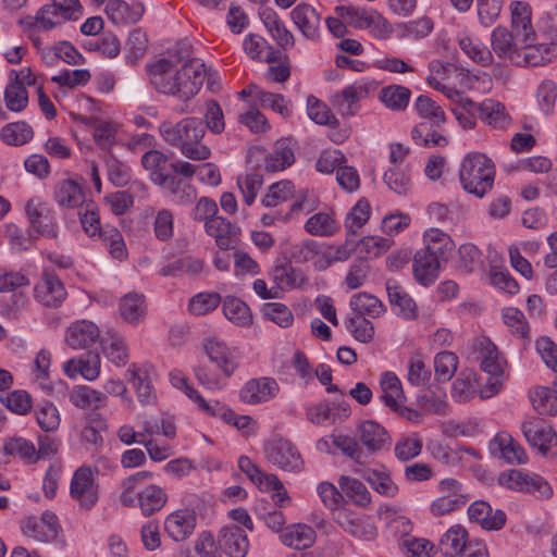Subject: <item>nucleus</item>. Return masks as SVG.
<instances>
[{"instance_id": "nucleus-1", "label": "nucleus", "mask_w": 557, "mask_h": 557, "mask_svg": "<svg viewBox=\"0 0 557 557\" xmlns=\"http://www.w3.org/2000/svg\"><path fill=\"white\" fill-rule=\"evenodd\" d=\"M175 61L161 58L149 64L150 82L157 91L187 102L200 90L207 75L205 63L200 59L186 61L173 71Z\"/></svg>"}, {"instance_id": "nucleus-2", "label": "nucleus", "mask_w": 557, "mask_h": 557, "mask_svg": "<svg viewBox=\"0 0 557 557\" xmlns=\"http://www.w3.org/2000/svg\"><path fill=\"white\" fill-rule=\"evenodd\" d=\"M159 133L168 145L178 149L187 159L203 161L211 156L210 148L201 143L206 126L200 119L184 117L177 123L164 121Z\"/></svg>"}, {"instance_id": "nucleus-3", "label": "nucleus", "mask_w": 557, "mask_h": 557, "mask_svg": "<svg viewBox=\"0 0 557 557\" xmlns=\"http://www.w3.org/2000/svg\"><path fill=\"white\" fill-rule=\"evenodd\" d=\"M495 178L493 161L482 152H469L461 161L459 180L462 188L479 198L492 189Z\"/></svg>"}, {"instance_id": "nucleus-4", "label": "nucleus", "mask_w": 557, "mask_h": 557, "mask_svg": "<svg viewBox=\"0 0 557 557\" xmlns=\"http://www.w3.org/2000/svg\"><path fill=\"white\" fill-rule=\"evenodd\" d=\"M82 15L83 7L79 0H51L37 11L29 25L47 32L66 21H76Z\"/></svg>"}, {"instance_id": "nucleus-5", "label": "nucleus", "mask_w": 557, "mask_h": 557, "mask_svg": "<svg viewBox=\"0 0 557 557\" xmlns=\"http://www.w3.org/2000/svg\"><path fill=\"white\" fill-rule=\"evenodd\" d=\"M336 14L346 23L358 29H367L377 38H386L392 33L387 20L373 9H362L354 5H339L335 8Z\"/></svg>"}, {"instance_id": "nucleus-6", "label": "nucleus", "mask_w": 557, "mask_h": 557, "mask_svg": "<svg viewBox=\"0 0 557 557\" xmlns=\"http://www.w3.org/2000/svg\"><path fill=\"white\" fill-rule=\"evenodd\" d=\"M294 161V151L286 139L277 140L271 151H267L262 147H252L247 154V162L251 168H263L269 173L283 171Z\"/></svg>"}, {"instance_id": "nucleus-7", "label": "nucleus", "mask_w": 557, "mask_h": 557, "mask_svg": "<svg viewBox=\"0 0 557 557\" xmlns=\"http://www.w3.org/2000/svg\"><path fill=\"white\" fill-rule=\"evenodd\" d=\"M265 459L288 472H300L304 460L296 446L287 438L273 436L263 444Z\"/></svg>"}, {"instance_id": "nucleus-8", "label": "nucleus", "mask_w": 557, "mask_h": 557, "mask_svg": "<svg viewBox=\"0 0 557 557\" xmlns=\"http://www.w3.org/2000/svg\"><path fill=\"white\" fill-rule=\"evenodd\" d=\"M25 212L30 224V231L37 238L44 236L48 238H57L59 234V224L57 213L47 203L39 198H30L26 206Z\"/></svg>"}, {"instance_id": "nucleus-9", "label": "nucleus", "mask_w": 557, "mask_h": 557, "mask_svg": "<svg viewBox=\"0 0 557 557\" xmlns=\"http://www.w3.org/2000/svg\"><path fill=\"white\" fill-rule=\"evenodd\" d=\"M377 88V84L371 79H361L345 87L341 92L332 97V104L343 116H352L357 113L358 102L368 97Z\"/></svg>"}, {"instance_id": "nucleus-10", "label": "nucleus", "mask_w": 557, "mask_h": 557, "mask_svg": "<svg viewBox=\"0 0 557 557\" xmlns=\"http://www.w3.org/2000/svg\"><path fill=\"white\" fill-rule=\"evenodd\" d=\"M521 430L527 442L542 456L557 455V434L550 425L541 419H532L522 423Z\"/></svg>"}, {"instance_id": "nucleus-11", "label": "nucleus", "mask_w": 557, "mask_h": 557, "mask_svg": "<svg viewBox=\"0 0 557 557\" xmlns=\"http://www.w3.org/2000/svg\"><path fill=\"white\" fill-rule=\"evenodd\" d=\"M70 494L78 502L81 509H91L99 499V485L89 467H79L73 474Z\"/></svg>"}, {"instance_id": "nucleus-12", "label": "nucleus", "mask_w": 557, "mask_h": 557, "mask_svg": "<svg viewBox=\"0 0 557 557\" xmlns=\"http://www.w3.org/2000/svg\"><path fill=\"white\" fill-rule=\"evenodd\" d=\"M22 531L37 542H52L59 535L60 524L53 512L45 511L39 518H27L23 523Z\"/></svg>"}, {"instance_id": "nucleus-13", "label": "nucleus", "mask_w": 557, "mask_h": 557, "mask_svg": "<svg viewBox=\"0 0 557 557\" xmlns=\"http://www.w3.org/2000/svg\"><path fill=\"white\" fill-rule=\"evenodd\" d=\"M35 298L46 307H59L66 297L61 280L52 272L45 271L34 288Z\"/></svg>"}, {"instance_id": "nucleus-14", "label": "nucleus", "mask_w": 557, "mask_h": 557, "mask_svg": "<svg viewBox=\"0 0 557 557\" xmlns=\"http://www.w3.org/2000/svg\"><path fill=\"white\" fill-rule=\"evenodd\" d=\"M278 389V384L274 379H251L242 387L239 398L246 404L257 405L272 399Z\"/></svg>"}, {"instance_id": "nucleus-15", "label": "nucleus", "mask_w": 557, "mask_h": 557, "mask_svg": "<svg viewBox=\"0 0 557 557\" xmlns=\"http://www.w3.org/2000/svg\"><path fill=\"white\" fill-rule=\"evenodd\" d=\"M196 515L188 509H180L170 513L164 520L166 534L175 542L187 540L196 528Z\"/></svg>"}, {"instance_id": "nucleus-16", "label": "nucleus", "mask_w": 557, "mask_h": 557, "mask_svg": "<svg viewBox=\"0 0 557 557\" xmlns=\"http://www.w3.org/2000/svg\"><path fill=\"white\" fill-rule=\"evenodd\" d=\"M219 545L228 557H246L249 549L248 536L237 525H225L219 531Z\"/></svg>"}, {"instance_id": "nucleus-17", "label": "nucleus", "mask_w": 557, "mask_h": 557, "mask_svg": "<svg viewBox=\"0 0 557 557\" xmlns=\"http://www.w3.org/2000/svg\"><path fill=\"white\" fill-rule=\"evenodd\" d=\"M144 12V5L138 1L109 0L104 8L108 18L115 25L135 24Z\"/></svg>"}, {"instance_id": "nucleus-18", "label": "nucleus", "mask_w": 557, "mask_h": 557, "mask_svg": "<svg viewBox=\"0 0 557 557\" xmlns=\"http://www.w3.org/2000/svg\"><path fill=\"white\" fill-rule=\"evenodd\" d=\"M359 442L367 451L374 454L391 444V436L387 431L376 421H362L357 428Z\"/></svg>"}, {"instance_id": "nucleus-19", "label": "nucleus", "mask_w": 557, "mask_h": 557, "mask_svg": "<svg viewBox=\"0 0 557 557\" xmlns=\"http://www.w3.org/2000/svg\"><path fill=\"white\" fill-rule=\"evenodd\" d=\"M290 16L307 39L314 41L320 38L321 15L313 7L300 3L292 10Z\"/></svg>"}, {"instance_id": "nucleus-20", "label": "nucleus", "mask_w": 557, "mask_h": 557, "mask_svg": "<svg viewBox=\"0 0 557 557\" xmlns=\"http://www.w3.org/2000/svg\"><path fill=\"white\" fill-rule=\"evenodd\" d=\"M271 277L276 284V288L282 290L305 289L309 286L306 273L289 262L276 263L271 271Z\"/></svg>"}, {"instance_id": "nucleus-21", "label": "nucleus", "mask_w": 557, "mask_h": 557, "mask_svg": "<svg viewBox=\"0 0 557 557\" xmlns=\"http://www.w3.org/2000/svg\"><path fill=\"white\" fill-rule=\"evenodd\" d=\"M203 348L209 359L216 363L226 376H231L234 373L238 366L235 350L230 349L216 338L206 339Z\"/></svg>"}, {"instance_id": "nucleus-22", "label": "nucleus", "mask_w": 557, "mask_h": 557, "mask_svg": "<svg viewBox=\"0 0 557 557\" xmlns=\"http://www.w3.org/2000/svg\"><path fill=\"white\" fill-rule=\"evenodd\" d=\"M334 520L346 532L350 533L357 539L372 541L377 535V529L373 523L360 520L355 513L348 510H337L334 513Z\"/></svg>"}, {"instance_id": "nucleus-23", "label": "nucleus", "mask_w": 557, "mask_h": 557, "mask_svg": "<svg viewBox=\"0 0 557 557\" xmlns=\"http://www.w3.org/2000/svg\"><path fill=\"white\" fill-rule=\"evenodd\" d=\"M491 47L500 59H508L511 63L520 65V49L517 48L513 35L504 26H497L491 34Z\"/></svg>"}, {"instance_id": "nucleus-24", "label": "nucleus", "mask_w": 557, "mask_h": 557, "mask_svg": "<svg viewBox=\"0 0 557 557\" xmlns=\"http://www.w3.org/2000/svg\"><path fill=\"white\" fill-rule=\"evenodd\" d=\"M388 302L398 315L411 320L418 317L417 306L408 293L395 281H386Z\"/></svg>"}, {"instance_id": "nucleus-25", "label": "nucleus", "mask_w": 557, "mask_h": 557, "mask_svg": "<svg viewBox=\"0 0 557 557\" xmlns=\"http://www.w3.org/2000/svg\"><path fill=\"white\" fill-rule=\"evenodd\" d=\"M63 370L70 377L81 374L84 379L94 381L100 374V357L96 352L87 351L77 359L67 360Z\"/></svg>"}, {"instance_id": "nucleus-26", "label": "nucleus", "mask_w": 557, "mask_h": 557, "mask_svg": "<svg viewBox=\"0 0 557 557\" xmlns=\"http://www.w3.org/2000/svg\"><path fill=\"white\" fill-rule=\"evenodd\" d=\"M441 262L436 257L431 256L425 250H418L412 260V270L416 280L429 286L435 282L438 276Z\"/></svg>"}, {"instance_id": "nucleus-27", "label": "nucleus", "mask_w": 557, "mask_h": 557, "mask_svg": "<svg viewBox=\"0 0 557 557\" xmlns=\"http://www.w3.org/2000/svg\"><path fill=\"white\" fill-rule=\"evenodd\" d=\"M100 336L98 326L90 321H78L73 323L66 332V343L74 349L88 348L97 342Z\"/></svg>"}, {"instance_id": "nucleus-28", "label": "nucleus", "mask_w": 557, "mask_h": 557, "mask_svg": "<svg viewBox=\"0 0 557 557\" xmlns=\"http://www.w3.org/2000/svg\"><path fill=\"white\" fill-rule=\"evenodd\" d=\"M491 450L511 465H521L528 459L524 449L507 433H499L495 436L491 444Z\"/></svg>"}, {"instance_id": "nucleus-29", "label": "nucleus", "mask_w": 557, "mask_h": 557, "mask_svg": "<svg viewBox=\"0 0 557 557\" xmlns=\"http://www.w3.org/2000/svg\"><path fill=\"white\" fill-rule=\"evenodd\" d=\"M424 248L428 253L440 261H447L455 248L450 236L438 228H430L423 234Z\"/></svg>"}, {"instance_id": "nucleus-30", "label": "nucleus", "mask_w": 557, "mask_h": 557, "mask_svg": "<svg viewBox=\"0 0 557 557\" xmlns=\"http://www.w3.org/2000/svg\"><path fill=\"white\" fill-rule=\"evenodd\" d=\"M308 419L317 424L335 423L350 414L347 403H321L308 410Z\"/></svg>"}, {"instance_id": "nucleus-31", "label": "nucleus", "mask_w": 557, "mask_h": 557, "mask_svg": "<svg viewBox=\"0 0 557 557\" xmlns=\"http://www.w3.org/2000/svg\"><path fill=\"white\" fill-rule=\"evenodd\" d=\"M491 511V505L484 500H475L468 508V516L471 521L478 522L484 530L498 531L506 523V513L496 509L492 521L486 520V512Z\"/></svg>"}, {"instance_id": "nucleus-32", "label": "nucleus", "mask_w": 557, "mask_h": 557, "mask_svg": "<svg viewBox=\"0 0 557 557\" xmlns=\"http://www.w3.org/2000/svg\"><path fill=\"white\" fill-rule=\"evenodd\" d=\"M171 163L169 158L159 150H149L141 157V164L149 172L150 180L156 185L164 182L172 174Z\"/></svg>"}, {"instance_id": "nucleus-33", "label": "nucleus", "mask_w": 557, "mask_h": 557, "mask_svg": "<svg viewBox=\"0 0 557 557\" xmlns=\"http://www.w3.org/2000/svg\"><path fill=\"white\" fill-rule=\"evenodd\" d=\"M71 403L83 410H96L106 405V394L86 385H77L70 392Z\"/></svg>"}, {"instance_id": "nucleus-34", "label": "nucleus", "mask_w": 557, "mask_h": 557, "mask_svg": "<svg viewBox=\"0 0 557 557\" xmlns=\"http://www.w3.org/2000/svg\"><path fill=\"white\" fill-rule=\"evenodd\" d=\"M479 117L494 128L504 129L509 123V115L505 112V106L493 99H485L478 107Z\"/></svg>"}, {"instance_id": "nucleus-35", "label": "nucleus", "mask_w": 557, "mask_h": 557, "mask_svg": "<svg viewBox=\"0 0 557 557\" xmlns=\"http://www.w3.org/2000/svg\"><path fill=\"white\" fill-rule=\"evenodd\" d=\"M352 315L377 318L386 310L383 302L368 293L355 294L349 301Z\"/></svg>"}, {"instance_id": "nucleus-36", "label": "nucleus", "mask_w": 557, "mask_h": 557, "mask_svg": "<svg viewBox=\"0 0 557 557\" xmlns=\"http://www.w3.org/2000/svg\"><path fill=\"white\" fill-rule=\"evenodd\" d=\"M511 24L516 36H522V41H532L535 35L531 25V12L527 3L516 1L511 5Z\"/></svg>"}, {"instance_id": "nucleus-37", "label": "nucleus", "mask_w": 557, "mask_h": 557, "mask_svg": "<svg viewBox=\"0 0 557 557\" xmlns=\"http://www.w3.org/2000/svg\"><path fill=\"white\" fill-rule=\"evenodd\" d=\"M54 200L66 208H76L84 202L82 186L73 180H63L55 185Z\"/></svg>"}, {"instance_id": "nucleus-38", "label": "nucleus", "mask_w": 557, "mask_h": 557, "mask_svg": "<svg viewBox=\"0 0 557 557\" xmlns=\"http://www.w3.org/2000/svg\"><path fill=\"white\" fill-rule=\"evenodd\" d=\"M281 540L289 547L305 549L313 544L315 532L307 524H294L284 530L281 534Z\"/></svg>"}, {"instance_id": "nucleus-39", "label": "nucleus", "mask_w": 557, "mask_h": 557, "mask_svg": "<svg viewBox=\"0 0 557 557\" xmlns=\"http://www.w3.org/2000/svg\"><path fill=\"white\" fill-rule=\"evenodd\" d=\"M158 186L166 189L171 199L178 205H189L196 198V189L184 180L177 178L174 174H170Z\"/></svg>"}, {"instance_id": "nucleus-40", "label": "nucleus", "mask_w": 557, "mask_h": 557, "mask_svg": "<svg viewBox=\"0 0 557 557\" xmlns=\"http://www.w3.org/2000/svg\"><path fill=\"white\" fill-rule=\"evenodd\" d=\"M120 314L125 322H140L146 314L145 296L139 293L126 294L120 301Z\"/></svg>"}, {"instance_id": "nucleus-41", "label": "nucleus", "mask_w": 557, "mask_h": 557, "mask_svg": "<svg viewBox=\"0 0 557 557\" xmlns=\"http://www.w3.org/2000/svg\"><path fill=\"white\" fill-rule=\"evenodd\" d=\"M168 495L158 485L151 484L138 494V503L144 516L149 517L159 511L165 505Z\"/></svg>"}, {"instance_id": "nucleus-42", "label": "nucleus", "mask_w": 557, "mask_h": 557, "mask_svg": "<svg viewBox=\"0 0 557 557\" xmlns=\"http://www.w3.org/2000/svg\"><path fill=\"white\" fill-rule=\"evenodd\" d=\"M101 348L104 357L116 367L127 363L129 357L127 347L120 334L113 333L102 338Z\"/></svg>"}, {"instance_id": "nucleus-43", "label": "nucleus", "mask_w": 557, "mask_h": 557, "mask_svg": "<svg viewBox=\"0 0 557 557\" xmlns=\"http://www.w3.org/2000/svg\"><path fill=\"white\" fill-rule=\"evenodd\" d=\"M225 318L239 326H248L252 323V314L249 307L235 296H226L222 304Z\"/></svg>"}, {"instance_id": "nucleus-44", "label": "nucleus", "mask_w": 557, "mask_h": 557, "mask_svg": "<svg viewBox=\"0 0 557 557\" xmlns=\"http://www.w3.org/2000/svg\"><path fill=\"white\" fill-rule=\"evenodd\" d=\"M359 472L375 492L387 497H394L398 493V486L388 472L375 469H366Z\"/></svg>"}, {"instance_id": "nucleus-45", "label": "nucleus", "mask_w": 557, "mask_h": 557, "mask_svg": "<svg viewBox=\"0 0 557 557\" xmlns=\"http://www.w3.org/2000/svg\"><path fill=\"white\" fill-rule=\"evenodd\" d=\"M243 47L245 52L253 60L267 63H273L276 60L274 49L259 35H247L244 39Z\"/></svg>"}, {"instance_id": "nucleus-46", "label": "nucleus", "mask_w": 557, "mask_h": 557, "mask_svg": "<svg viewBox=\"0 0 557 557\" xmlns=\"http://www.w3.org/2000/svg\"><path fill=\"white\" fill-rule=\"evenodd\" d=\"M238 468L255 483L260 490L263 485L275 486L282 488V482L275 474H264L257 465L247 456H240L238 458Z\"/></svg>"}, {"instance_id": "nucleus-47", "label": "nucleus", "mask_w": 557, "mask_h": 557, "mask_svg": "<svg viewBox=\"0 0 557 557\" xmlns=\"http://www.w3.org/2000/svg\"><path fill=\"white\" fill-rule=\"evenodd\" d=\"M411 91L401 85H389L380 91V100L392 111H404L409 103Z\"/></svg>"}, {"instance_id": "nucleus-48", "label": "nucleus", "mask_w": 557, "mask_h": 557, "mask_svg": "<svg viewBox=\"0 0 557 557\" xmlns=\"http://www.w3.org/2000/svg\"><path fill=\"white\" fill-rule=\"evenodd\" d=\"M468 532L462 527L450 528L441 539L440 546L445 556L455 557L463 553L467 543Z\"/></svg>"}, {"instance_id": "nucleus-49", "label": "nucleus", "mask_w": 557, "mask_h": 557, "mask_svg": "<svg viewBox=\"0 0 557 557\" xmlns=\"http://www.w3.org/2000/svg\"><path fill=\"white\" fill-rule=\"evenodd\" d=\"M343 493L351 502L360 507H367L371 504V494L367 486L358 479L343 475L338 480Z\"/></svg>"}, {"instance_id": "nucleus-50", "label": "nucleus", "mask_w": 557, "mask_h": 557, "mask_svg": "<svg viewBox=\"0 0 557 557\" xmlns=\"http://www.w3.org/2000/svg\"><path fill=\"white\" fill-rule=\"evenodd\" d=\"M33 136V127L24 121L8 123L0 132L1 139L11 146L25 145Z\"/></svg>"}, {"instance_id": "nucleus-51", "label": "nucleus", "mask_w": 557, "mask_h": 557, "mask_svg": "<svg viewBox=\"0 0 557 557\" xmlns=\"http://www.w3.org/2000/svg\"><path fill=\"white\" fill-rule=\"evenodd\" d=\"M249 92L255 95V99L259 101L262 108H270L284 117L290 115L288 103L283 95L264 91L257 85H249Z\"/></svg>"}, {"instance_id": "nucleus-52", "label": "nucleus", "mask_w": 557, "mask_h": 557, "mask_svg": "<svg viewBox=\"0 0 557 557\" xmlns=\"http://www.w3.org/2000/svg\"><path fill=\"white\" fill-rule=\"evenodd\" d=\"M127 373L129 374V381H132L133 386L136 389L138 400L143 405L152 404L156 399V395L152 392V386L148 380L147 371L140 368H137L136 364H132Z\"/></svg>"}, {"instance_id": "nucleus-53", "label": "nucleus", "mask_w": 557, "mask_h": 557, "mask_svg": "<svg viewBox=\"0 0 557 557\" xmlns=\"http://www.w3.org/2000/svg\"><path fill=\"white\" fill-rule=\"evenodd\" d=\"M533 408L540 414H557V391L540 386L530 395Z\"/></svg>"}, {"instance_id": "nucleus-54", "label": "nucleus", "mask_w": 557, "mask_h": 557, "mask_svg": "<svg viewBox=\"0 0 557 557\" xmlns=\"http://www.w3.org/2000/svg\"><path fill=\"white\" fill-rule=\"evenodd\" d=\"M414 109L422 119L430 122L431 126H441L446 121L442 107L428 96H419L414 102Z\"/></svg>"}, {"instance_id": "nucleus-55", "label": "nucleus", "mask_w": 557, "mask_h": 557, "mask_svg": "<svg viewBox=\"0 0 557 557\" xmlns=\"http://www.w3.org/2000/svg\"><path fill=\"white\" fill-rule=\"evenodd\" d=\"M460 49L475 63L482 66H488L493 63V54L491 50L471 37H462L459 39Z\"/></svg>"}, {"instance_id": "nucleus-56", "label": "nucleus", "mask_w": 557, "mask_h": 557, "mask_svg": "<svg viewBox=\"0 0 557 557\" xmlns=\"http://www.w3.org/2000/svg\"><path fill=\"white\" fill-rule=\"evenodd\" d=\"M371 207L366 199H359L345 219L348 235H355L369 220Z\"/></svg>"}, {"instance_id": "nucleus-57", "label": "nucleus", "mask_w": 557, "mask_h": 557, "mask_svg": "<svg viewBox=\"0 0 557 557\" xmlns=\"http://www.w3.org/2000/svg\"><path fill=\"white\" fill-rule=\"evenodd\" d=\"M307 113L310 120L320 125L337 126L338 121L330 108L314 96L307 98Z\"/></svg>"}, {"instance_id": "nucleus-58", "label": "nucleus", "mask_w": 557, "mask_h": 557, "mask_svg": "<svg viewBox=\"0 0 557 557\" xmlns=\"http://www.w3.org/2000/svg\"><path fill=\"white\" fill-rule=\"evenodd\" d=\"M432 127L426 122L419 123L411 131L412 140L417 145L424 147L446 146L448 143L447 138L436 131H432Z\"/></svg>"}, {"instance_id": "nucleus-59", "label": "nucleus", "mask_w": 557, "mask_h": 557, "mask_svg": "<svg viewBox=\"0 0 557 557\" xmlns=\"http://www.w3.org/2000/svg\"><path fill=\"white\" fill-rule=\"evenodd\" d=\"M337 228L335 220L323 212L313 214L305 224L306 232L314 236H331L336 233Z\"/></svg>"}, {"instance_id": "nucleus-60", "label": "nucleus", "mask_w": 557, "mask_h": 557, "mask_svg": "<svg viewBox=\"0 0 557 557\" xmlns=\"http://www.w3.org/2000/svg\"><path fill=\"white\" fill-rule=\"evenodd\" d=\"M333 445L338 448L345 456L355 462L362 465L366 462L367 455L355 437L337 434L332 435Z\"/></svg>"}, {"instance_id": "nucleus-61", "label": "nucleus", "mask_w": 557, "mask_h": 557, "mask_svg": "<svg viewBox=\"0 0 557 557\" xmlns=\"http://www.w3.org/2000/svg\"><path fill=\"white\" fill-rule=\"evenodd\" d=\"M458 367V357L451 351H441L434 358L435 377L438 381H449Z\"/></svg>"}, {"instance_id": "nucleus-62", "label": "nucleus", "mask_w": 557, "mask_h": 557, "mask_svg": "<svg viewBox=\"0 0 557 557\" xmlns=\"http://www.w3.org/2000/svg\"><path fill=\"white\" fill-rule=\"evenodd\" d=\"M480 367L486 374H504L497 348L491 342H481Z\"/></svg>"}, {"instance_id": "nucleus-63", "label": "nucleus", "mask_w": 557, "mask_h": 557, "mask_svg": "<svg viewBox=\"0 0 557 557\" xmlns=\"http://www.w3.org/2000/svg\"><path fill=\"white\" fill-rule=\"evenodd\" d=\"M4 101L7 108L10 111H23L28 104V94L26 87L18 83H10L4 90Z\"/></svg>"}, {"instance_id": "nucleus-64", "label": "nucleus", "mask_w": 557, "mask_h": 557, "mask_svg": "<svg viewBox=\"0 0 557 557\" xmlns=\"http://www.w3.org/2000/svg\"><path fill=\"white\" fill-rule=\"evenodd\" d=\"M36 419L39 426L46 431H54L60 424V416L57 407L50 401H41L36 408Z\"/></svg>"}]
</instances>
